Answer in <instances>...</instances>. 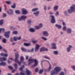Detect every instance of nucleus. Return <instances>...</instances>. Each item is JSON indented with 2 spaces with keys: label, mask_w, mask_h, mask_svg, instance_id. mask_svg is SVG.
I'll list each match as a JSON object with an SVG mask.
<instances>
[{
  "label": "nucleus",
  "mask_w": 75,
  "mask_h": 75,
  "mask_svg": "<svg viewBox=\"0 0 75 75\" xmlns=\"http://www.w3.org/2000/svg\"><path fill=\"white\" fill-rule=\"evenodd\" d=\"M15 59L14 60V61L16 62V63H18V64L19 65V66L21 65V62H22L23 64H25V62H24V57L23 56H21V61L19 62L18 60V58L19 57V55L17 53H15Z\"/></svg>",
  "instance_id": "f257e3e1"
},
{
  "label": "nucleus",
  "mask_w": 75,
  "mask_h": 75,
  "mask_svg": "<svg viewBox=\"0 0 75 75\" xmlns=\"http://www.w3.org/2000/svg\"><path fill=\"white\" fill-rule=\"evenodd\" d=\"M61 70V68L57 66L55 67L54 70H52L51 71V75H56L58 74V72H60Z\"/></svg>",
  "instance_id": "f03ea898"
},
{
  "label": "nucleus",
  "mask_w": 75,
  "mask_h": 75,
  "mask_svg": "<svg viewBox=\"0 0 75 75\" xmlns=\"http://www.w3.org/2000/svg\"><path fill=\"white\" fill-rule=\"evenodd\" d=\"M28 61L29 62L28 64V65H30L31 63H33V62L34 61L35 62V64L33 66V67H35V66L38 64V61L37 60V59H32V57H30V58L29 59Z\"/></svg>",
  "instance_id": "7ed1b4c3"
},
{
  "label": "nucleus",
  "mask_w": 75,
  "mask_h": 75,
  "mask_svg": "<svg viewBox=\"0 0 75 75\" xmlns=\"http://www.w3.org/2000/svg\"><path fill=\"white\" fill-rule=\"evenodd\" d=\"M75 11V4H72L71 6L70 7V9L68 10V12L69 14L72 13L73 12Z\"/></svg>",
  "instance_id": "20e7f679"
},
{
  "label": "nucleus",
  "mask_w": 75,
  "mask_h": 75,
  "mask_svg": "<svg viewBox=\"0 0 75 75\" xmlns=\"http://www.w3.org/2000/svg\"><path fill=\"white\" fill-rule=\"evenodd\" d=\"M7 59L6 57L1 58L0 57V61L1 63H0V65H2V66H5L6 65V63L4 62H3V61H6Z\"/></svg>",
  "instance_id": "39448f33"
},
{
  "label": "nucleus",
  "mask_w": 75,
  "mask_h": 75,
  "mask_svg": "<svg viewBox=\"0 0 75 75\" xmlns=\"http://www.w3.org/2000/svg\"><path fill=\"white\" fill-rule=\"evenodd\" d=\"M24 68V66L23 65L22 66V67L20 68L19 69L20 71H22L20 73V75H24L25 73H24V71H23V68Z\"/></svg>",
  "instance_id": "423d86ee"
},
{
  "label": "nucleus",
  "mask_w": 75,
  "mask_h": 75,
  "mask_svg": "<svg viewBox=\"0 0 75 75\" xmlns=\"http://www.w3.org/2000/svg\"><path fill=\"white\" fill-rule=\"evenodd\" d=\"M10 33V31L6 32L5 33L4 35L5 37L7 38H9V34Z\"/></svg>",
  "instance_id": "0eeeda50"
},
{
  "label": "nucleus",
  "mask_w": 75,
  "mask_h": 75,
  "mask_svg": "<svg viewBox=\"0 0 75 75\" xmlns=\"http://www.w3.org/2000/svg\"><path fill=\"white\" fill-rule=\"evenodd\" d=\"M7 13L9 15H12L13 14V10L11 9H10L9 11H7Z\"/></svg>",
  "instance_id": "6e6552de"
},
{
  "label": "nucleus",
  "mask_w": 75,
  "mask_h": 75,
  "mask_svg": "<svg viewBox=\"0 0 75 75\" xmlns=\"http://www.w3.org/2000/svg\"><path fill=\"white\" fill-rule=\"evenodd\" d=\"M50 17L51 18V22L52 23H55V17L53 16H51Z\"/></svg>",
  "instance_id": "1a4fd4ad"
},
{
  "label": "nucleus",
  "mask_w": 75,
  "mask_h": 75,
  "mask_svg": "<svg viewBox=\"0 0 75 75\" xmlns=\"http://www.w3.org/2000/svg\"><path fill=\"white\" fill-rule=\"evenodd\" d=\"M47 61L49 64V67L48 69H45V71H46L47 72H49V71H50V69H51V64H50V62H49L48 61Z\"/></svg>",
  "instance_id": "9d476101"
},
{
  "label": "nucleus",
  "mask_w": 75,
  "mask_h": 75,
  "mask_svg": "<svg viewBox=\"0 0 75 75\" xmlns=\"http://www.w3.org/2000/svg\"><path fill=\"white\" fill-rule=\"evenodd\" d=\"M51 45L52 46L53 49H56V43H52L51 44Z\"/></svg>",
  "instance_id": "9b49d317"
},
{
  "label": "nucleus",
  "mask_w": 75,
  "mask_h": 75,
  "mask_svg": "<svg viewBox=\"0 0 75 75\" xmlns=\"http://www.w3.org/2000/svg\"><path fill=\"white\" fill-rule=\"evenodd\" d=\"M22 11L23 14H27V11L25 9L23 8L22 9Z\"/></svg>",
  "instance_id": "f8f14e48"
},
{
  "label": "nucleus",
  "mask_w": 75,
  "mask_h": 75,
  "mask_svg": "<svg viewBox=\"0 0 75 75\" xmlns=\"http://www.w3.org/2000/svg\"><path fill=\"white\" fill-rule=\"evenodd\" d=\"M43 34L45 36V37H48L49 35V33L47 31H44L43 32Z\"/></svg>",
  "instance_id": "ddd939ff"
},
{
  "label": "nucleus",
  "mask_w": 75,
  "mask_h": 75,
  "mask_svg": "<svg viewBox=\"0 0 75 75\" xmlns=\"http://www.w3.org/2000/svg\"><path fill=\"white\" fill-rule=\"evenodd\" d=\"M72 47V46L70 45H69V47L67 48V52H69L71 51V48Z\"/></svg>",
  "instance_id": "4468645a"
},
{
  "label": "nucleus",
  "mask_w": 75,
  "mask_h": 75,
  "mask_svg": "<svg viewBox=\"0 0 75 75\" xmlns=\"http://www.w3.org/2000/svg\"><path fill=\"white\" fill-rule=\"evenodd\" d=\"M40 52H42V51H48V49L44 47H42L40 50Z\"/></svg>",
  "instance_id": "2eb2a0df"
},
{
  "label": "nucleus",
  "mask_w": 75,
  "mask_h": 75,
  "mask_svg": "<svg viewBox=\"0 0 75 75\" xmlns=\"http://www.w3.org/2000/svg\"><path fill=\"white\" fill-rule=\"evenodd\" d=\"M66 31L67 33H71L72 32V29L71 28H68L67 29Z\"/></svg>",
  "instance_id": "dca6fc26"
},
{
  "label": "nucleus",
  "mask_w": 75,
  "mask_h": 75,
  "mask_svg": "<svg viewBox=\"0 0 75 75\" xmlns=\"http://www.w3.org/2000/svg\"><path fill=\"white\" fill-rule=\"evenodd\" d=\"M21 38V37H19L18 38H17V37H14L13 38V40L15 41H16L17 40H20Z\"/></svg>",
  "instance_id": "f3484780"
},
{
  "label": "nucleus",
  "mask_w": 75,
  "mask_h": 75,
  "mask_svg": "<svg viewBox=\"0 0 75 75\" xmlns=\"http://www.w3.org/2000/svg\"><path fill=\"white\" fill-rule=\"evenodd\" d=\"M26 72L27 75H31V71L28 70H26Z\"/></svg>",
  "instance_id": "a211bd4d"
},
{
  "label": "nucleus",
  "mask_w": 75,
  "mask_h": 75,
  "mask_svg": "<svg viewBox=\"0 0 75 75\" xmlns=\"http://www.w3.org/2000/svg\"><path fill=\"white\" fill-rule=\"evenodd\" d=\"M39 47H40V45H36V47H35V52H36L39 49Z\"/></svg>",
  "instance_id": "6ab92c4d"
},
{
  "label": "nucleus",
  "mask_w": 75,
  "mask_h": 75,
  "mask_svg": "<svg viewBox=\"0 0 75 75\" xmlns=\"http://www.w3.org/2000/svg\"><path fill=\"white\" fill-rule=\"evenodd\" d=\"M58 6H54L53 7V9L54 11H57V10H58Z\"/></svg>",
  "instance_id": "aec40b11"
},
{
  "label": "nucleus",
  "mask_w": 75,
  "mask_h": 75,
  "mask_svg": "<svg viewBox=\"0 0 75 75\" xmlns=\"http://www.w3.org/2000/svg\"><path fill=\"white\" fill-rule=\"evenodd\" d=\"M55 26L57 28H58V29H60L61 28V25L56 24L55 25Z\"/></svg>",
  "instance_id": "412c9836"
},
{
  "label": "nucleus",
  "mask_w": 75,
  "mask_h": 75,
  "mask_svg": "<svg viewBox=\"0 0 75 75\" xmlns=\"http://www.w3.org/2000/svg\"><path fill=\"white\" fill-rule=\"evenodd\" d=\"M1 56H3V57H7L8 56V55L7 54H5L3 53H1L0 54Z\"/></svg>",
  "instance_id": "4be33fe9"
},
{
  "label": "nucleus",
  "mask_w": 75,
  "mask_h": 75,
  "mask_svg": "<svg viewBox=\"0 0 75 75\" xmlns=\"http://www.w3.org/2000/svg\"><path fill=\"white\" fill-rule=\"evenodd\" d=\"M39 12L38 11H37V12H36L34 13H33L36 16H37L38 15V14H39Z\"/></svg>",
  "instance_id": "5701e85b"
},
{
  "label": "nucleus",
  "mask_w": 75,
  "mask_h": 75,
  "mask_svg": "<svg viewBox=\"0 0 75 75\" xmlns=\"http://www.w3.org/2000/svg\"><path fill=\"white\" fill-rule=\"evenodd\" d=\"M21 18L22 20H25L27 18V16H21Z\"/></svg>",
  "instance_id": "b1692460"
},
{
  "label": "nucleus",
  "mask_w": 75,
  "mask_h": 75,
  "mask_svg": "<svg viewBox=\"0 0 75 75\" xmlns=\"http://www.w3.org/2000/svg\"><path fill=\"white\" fill-rule=\"evenodd\" d=\"M29 31H30V32H32V33H33L35 31V30L33 28H30L29 29Z\"/></svg>",
  "instance_id": "393cba45"
},
{
  "label": "nucleus",
  "mask_w": 75,
  "mask_h": 75,
  "mask_svg": "<svg viewBox=\"0 0 75 75\" xmlns=\"http://www.w3.org/2000/svg\"><path fill=\"white\" fill-rule=\"evenodd\" d=\"M11 7L12 8H16V4H15V3L13 4V5L11 6Z\"/></svg>",
  "instance_id": "a878e982"
},
{
  "label": "nucleus",
  "mask_w": 75,
  "mask_h": 75,
  "mask_svg": "<svg viewBox=\"0 0 75 75\" xmlns=\"http://www.w3.org/2000/svg\"><path fill=\"white\" fill-rule=\"evenodd\" d=\"M4 31V28H0V33L1 32L3 33Z\"/></svg>",
  "instance_id": "bb28decb"
},
{
  "label": "nucleus",
  "mask_w": 75,
  "mask_h": 75,
  "mask_svg": "<svg viewBox=\"0 0 75 75\" xmlns=\"http://www.w3.org/2000/svg\"><path fill=\"white\" fill-rule=\"evenodd\" d=\"M59 15V12L58 11H57L56 13H55V16L56 17Z\"/></svg>",
  "instance_id": "cd10ccee"
},
{
  "label": "nucleus",
  "mask_w": 75,
  "mask_h": 75,
  "mask_svg": "<svg viewBox=\"0 0 75 75\" xmlns=\"http://www.w3.org/2000/svg\"><path fill=\"white\" fill-rule=\"evenodd\" d=\"M21 50H22V51H26L27 50L25 49L24 48L22 47L21 48Z\"/></svg>",
  "instance_id": "c85d7f7f"
},
{
  "label": "nucleus",
  "mask_w": 75,
  "mask_h": 75,
  "mask_svg": "<svg viewBox=\"0 0 75 75\" xmlns=\"http://www.w3.org/2000/svg\"><path fill=\"white\" fill-rule=\"evenodd\" d=\"M38 9V8H35L32 9V11H37Z\"/></svg>",
  "instance_id": "c756f323"
},
{
  "label": "nucleus",
  "mask_w": 75,
  "mask_h": 75,
  "mask_svg": "<svg viewBox=\"0 0 75 75\" xmlns=\"http://www.w3.org/2000/svg\"><path fill=\"white\" fill-rule=\"evenodd\" d=\"M30 45V43H24V45H25V46H29Z\"/></svg>",
  "instance_id": "7c9ffc66"
},
{
  "label": "nucleus",
  "mask_w": 75,
  "mask_h": 75,
  "mask_svg": "<svg viewBox=\"0 0 75 75\" xmlns=\"http://www.w3.org/2000/svg\"><path fill=\"white\" fill-rule=\"evenodd\" d=\"M9 29L10 30H14V27H13L11 26L9 27Z\"/></svg>",
  "instance_id": "2f4dec72"
},
{
  "label": "nucleus",
  "mask_w": 75,
  "mask_h": 75,
  "mask_svg": "<svg viewBox=\"0 0 75 75\" xmlns=\"http://www.w3.org/2000/svg\"><path fill=\"white\" fill-rule=\"evenodd\" d=\"M3 20L2 19L0 20V25H2V24H3Z\"/></svg>",
  "instance_id": "473e14b6"
},
{
  "label": "nucleus",
  "mask_w": 75,
  "mask_h": 75,
  "mask_svg": "<svg viewBox=\"0 0 75 75\" xmlns=\"http://www.w3.org/2000/svg\"><path fill=\"white\" fill-rule=\"evenodd\" d=\"M53 52L54 54H55V55H57V54H58V52L57 51H54Z\"/></svg>",
  "instance_id": "72a5a7b5"
},
{
  "label": "nucleus",
  "mask_w": 75,
  "mask_h": 75,
  "mask_svg": "<svg viewBox=\"0 0 75 75\" xmlns=\"http://www.w3.org/2000/svg\"><path fill=\"white\" fill-rule=\"evenodd\" d=\"M11 1H6V3L8 4H11Z\"/></svg>",
  "instance_id": "f704fd0d"
},
{
  "label": "nucleus",
  "mask_w": 75,
  "mask_h": 75,
  "mask_svg": "<svg viewBox=\"0 0 75 75\" xmlns=\"http://www.w3.org/2000/svg\"><path fill=\"white\" fill-rule=\"evenodd\" d=\"M14 67H15V69H17V64H14Z\"/></svg>",
  "instance_id": "c9c22d12"
},
{
  "label": "nucleus",
  "mask_w": 75,
  "mask_h": 75,
  "mask_svg": "<svg viewBox=\"0 0 75 75\" xmlns=\"http://www.w3.org/2000/svg\"><path fill=\"white\" fill-rule=\"evenodd\" d=\"M18 32L17 31H14L13 32V34H17Z\"/></svg>",
  "instance_id": "e433bc0d"
},
{
  "label": "nucleus",
  "mask_w": 75,
  "mask_h": 75,
  "mask_svg": "<svg viewBox=\"0 0 75 75\" xmlns=\"http://www.w3.org/2000/svg\"><path fill=\"white\" fill-rule=\"evenodd\" d=\"M2 41L4 43H6V39L4 38H3L2 40Z\"/></svg>",
  "instance_id": "4c0bfd02"
},
{
  "label": "nucleus",
  "mask_w": 75,
  "mask_h": 75,
  "mask_svg": "<svg viewBox=\"0 0 75 75\" xmlns=\"http://www.w3.org/2000/svg\"><path fill=\"white\" fill-rule=\"evenodd\" d=\"M35 28L36 29V30L37 29H40V27H39V26H35Z\"/></svg>",
  "instance_id": "58836bf2"
},
{
  "label": "nucleus",
  "mask_w": 75,
  "mask_h": 75,
  "mask_svg": "<svg viewBox=\"0 0 75 75\" xmlns=\"http://www.w3.org/2000/svg\"><path fill=\"white\" fill-rule=\"evenodd\" d=\"M42 72H43V70L42 69H40L39 71V73L41 74L42 73Z\"/></svg>",
  "instance_id": "ea45409f"
},
{
  "label": "nucleus",
  "mask_w": 75,
  "mask_h": 75,
  "mask_svg": "<svg viewBox=\"0 0 75 75\" xmlns=\"http://www.w3.org/2000/svg\"><path fill=\"white\" fill-rule=\"evenodd\" d=\"M39 27L40 28H41L42 27V24L41 23H40L39 25Z\"/></svg>",
  "instance_id": "a19ab883"
},
{
  "label": "nucleus",
  "mask_w": 75,
  "mask_h": 75,
  "mask_svg": "<svg viewBox=\"0 0 75 75\" xmlns=\"http://www.w3.org/2000/svg\"><path fill=\"white\" fill-rule=\"evenodd\" d=\"M28 24H31V20H28Z\"/></svg>",
  "instance_id": "79ce46f5"
},
{
  "label": "nucleus",
  "mask_w": 75,
  "mask_h": 75,
  "mask_svg": "<svg viewBox=\"0 0 75 75\" xmlns=\"http://www.w3.org/2000/svg\"><path fill=\"white\" fill-rule=\"evenodd\" d=\"M15 12L16 13H17V14H20V11H18V10L16 11Z\"/></svg>",
  "instance_id": "37998d69"
},
{
  "label": "nucleus",
  "mask_w": 75,
  "mask_h": 75,
  "mask_svg": "<svg viewBox=\"0 0 75 75\" xmlns=\"http://www.w3.org/2000/svg\"><path fill=\"white\" fill-rule=\"evenodd\" d=\"M64 13L66 16H67V11H64Z\"/></svg>",
  "instance_id": "c03bdc74"
},
{
  "label": "nucleus",
  "mask_w": 75,
  "mask_h": 75,
  "mask_svg": "<svg viewBox=\"0 0 75 75\" xmlns=\"http://www.w3.org/2000/svg\"><path fill=\"white\" fill-rule=\"evenodd\" d=\"M35 72H38V68H36L35 69Z\"/></svg>",
  "instance_id": "a18cd8bd"
},
{
  "label": "nucleus",
  "mask_w": 75,
  "mask_h": 75,
  "mask_svg": "<svg viewBox=\"0 0 75 75\" xmlns=\"http://www.w3.org/2000/svg\"><path fill=\"white\" fill-rule=\"evenodd\" d=\"M33 51H34V48H32L30 51H28V52H33Z\"/></svg>",
  "instance_id": "49530a36"
},
{
  "label": "nucleus",
  "mask_w": 75,
  "mask_h": 75,
  "mask_svg": "<svg viewBox=\"0 0 75 75\" xmlns=\"http://www.w3.org/2000/svg\"><path fill=\"white\" fill-rule=\"evenodd\" d=\"M66 28H67V27H66V26H64L63 27V30L64 31H65V30H66Z\"/></svg>",
  "instance_id": "de8ad7c7"
},
{
  "label": "nucleus",
  "mask_w": 75,
  "mask_h": 75,
  "mask_svg": "<svg viewBox=\"0 0 75 75\" xmlns=\"http://www.w3.org/2000/svg\"><path fill=\"white\" fill-rule=\"evenodd\" d=\"M8 68L9 69H11V70H12L13 69V67L10 66H8Z\"/></svg>",
  "instance_id": "09e8293b"
},
{
  "label": "nucleus",
  "mask_w": 75,
  "mask_h": 75,
  "mask_svg": "<svg viewBox=\"0 0 75 75\" xmlns=\"http://www.w3.org/2000/svg\"><path fill=\"white\" fill-rule=\"evenodd\" d=\"M41 39L44 40H45V41H46V40H47V39L44 37H42L41 38Z\"/></svg>",
  "instance_id": "8fccbe9b"
},
{
  "label": "nucleus",
  "mask_w": 75,
  "mask_h": 75,
  "mask_svg": "<svg viewBox=\"0 0 75 75\" xmlns=\"http://www.w3.org/2000/svg\"><path fill=\"white\" fill-rule=\"evenodd\" d=\"M59 75H64V73L63 72H62L60 73Z\"/></svg>",
  "instance_id": "3c124183"
},
{
  "label": "nucleus",
  "mask_w": 75,
  "mask_h": 75,
  "mask_svg": "<svg viewBox=\"0 0 75 75\" xmlns=\"http://www.w3.org/2000/svg\"><path fill=\"white\" fill-rule=\"evenodd\" d=\"M3 17H6V13H3Z\"/></svg>",
  "instance_id": "603ef678"
},
{
  "label": "nucleus",
  "mask_w": 75,
  "mask_h": 75,
  "mask_svg": "<svg viewBox=\"0 0 75 75\" xmlns=\"http://www.w3.org/2000/svg\"><path fill=\"white\" fill-rule=\"evenodd\" d=\"M18 20H19V21H20L21 20H23L21 18V17L18 18Z\"/></svg>",
  "instance_id": "864d4df0"
},
{
  "label": "nucleus",
  "mask_w": 75,
  "mask_h": 75,
  "mask_svg": "<svg viewBox=\"0 0 75 75\" xmlns=\"http://www.w3.org/2000/svg\"><path fill=\"white\" fill-rule=\"evenodd\" d=\"M32 42L34 44L36 43V42H37V41L33 40L32 41Z\"/></svg>",
  "instance_id": "5fc2aeb1"
},
{
  "label": "nucleus",
  "mask_w": 75,
  "mask_h": 75,
  "mask_svg": "<svg viewBox=\"0 0 75 75\" xmlns=\"http://www.w3.org/2000/svg\"><path fill=\"white\" fill-rule=\"evenodd\" d=\"M49 14H50V15H52V14H53L54 13H53V12L51 11H50L49 12Z\"/></svg>",
  "instance_id": "6e6d98bb"
},
{
  "label": "nucleus",
  "mask_w": 75,
  "mask_h": 75,
  "mask_svg": "<svg viewBox=\"0 0 75 75\" xmlns=\"http://www.w3.org/2000/svg\"><path fill=\"white\" fill-rule=\"evenodd\" d=\"M63 25L64 26H65V25H66V24H65V23H64V22H63L62 23Z\"/></svg>",
  "instance_id": "4d7b16f0"
},
{
  "label": "nucleus",
  "mask_w": 75,
  "mask_h": 75,
  "mask_svg": "<svg viewBox=\"0 0 75 75\" xmlns=\"http://www.w3.org/2000/svg\"><path fill=\"white\" fill-rule=\"evenodd\" d=\"M10 41L13 42V39L12 38H11L10 39Z\"/></svg>",
  "instance_id": "13d9d810"
},
{
  "label": "nucleus",
  "mask_w": 75,
  "mask_h": 75,
  "mask_svg": "<svg viewBox=\"0 0 75 75\" xmlns=\"http://www.w3.org/2000/svg\"><path fill=\"white\" fill-rule=\"evenodd\" d=\"M4 7H5V11H6V5H4Z\"/></svg>",
  "instance_id": "bf43d9fd"
},
{
  "label": "nucleus",
  "mask_w": 75,
  "mask_h": 75,
  "mask_svg": "<svg viewBox=\"0 0 75 75\" xmlns=\"http://www.w3.org/2000/svg\"><path fill=\"white\" fill-rule=\"evenodd\" d=\"M44 58H46V59H50V58H48V57L44 56Z\"/></svg>",
  "instance_id": "052dcab7"
},
{
  "label": "nucleus",
  "mask_w": 75,
  "mask_h": 75,
  "mask_svg": "<svg viewBox=\"0 0 75 75\" xmlns=\"http://www.w3.org/2000/svg\"><path fill=\"white\" fill-rule=\"evenodd\" d=\"M46 8H47V6H44V9L45 10H46Z\"/></svg>",
  "instance_id": "680f3d73"
},
{
  "label": "nucleus",
  "mask_w": 75,
  "mask_h": 75,
  "mask_svg": "<svg viewBox=\"0 0 75 75\" xmlns=\"http://www.w3.org/2000/svg\"><path fill=\"white\" fill-rule=\"evenodd\" d=\"M8 64H10V63H11V61H9V60H8Z\"/></svg>",
  "instance_id": "e2e57ef3"
},
{
  "label": "nucleus",
  "mask_w": 75,
  "mask_h": 75,
  "mask_svg": "<svg viewBox=\"0 0 75 75\" xmlns=\"http://www.w3.org/2000/svg\"><path fill=\"white\" fill-rule=\"evenodd\" d=\"M28 56H26V59H28Z\"/></svg>",
  "instance_id": "0e129e2a"
},
{
  "label": "nucleus",
  "mask_w": 75,
  "mask_h": 75,
  "mask_svg": "<svg viewBox=\"0 0 75 75\" xmlns=\"http://www.w3.org/2000/svg\"><path fill=\"white\" fill-rule=\"evenodd\" d=\"M16 71V70H13L12 71V73H13V72H14V71Z\"/></svg>",
  "instance_id": "69168bd1"
},
{
  "label": "nucleus",
  "mask_w": 75,
  "mask_h": 75,
  "mask_svg": "<svg viewBox=\"0 0 75 75\" xmlns=\"http://www.w3.org/2000/svg\"><path fill=\"white\" fill-rule=\"evenodd\" d=\"M50 8H51V7H50V6L48 7V10H50Z\"/></svg>",
  "instance_id": "338daca9"
},
{
  "label": "nucleus",
  "mask_w": 75,
  "mask_h": 75,
  "mask_svg": "<svg viewBox=\"0 0 75 75\" xmlns=\"http://www.w3.org/2000/svg\"><path fill=\"white\" fill-rule=\"evenodd\" d=\"M15 75H20V74H18V73L15 74Z\"/></svg>",
  "instance_id": "774afa93"
}]
</instances>
